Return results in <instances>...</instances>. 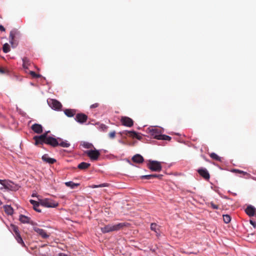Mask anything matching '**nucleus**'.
<instances>
[{
  "instance_id": "obj_1",
  "label": "nucleus",
  "mask_w": 256,
  "mask_h": 256,
  "mask_svg": "<svg viewBox=\"0 0 256 256\" xmlns=\"http://www.w3.org/2000/svg\"><path fill=\"white\" fill-rule=\"evenodd\" d=\"M34 140H35V144L36 146L42 145L44 144H46L52 146L56 147L59 144L58 140L53 137L48 136V132H45L39 136H34Z\"/></svg>"
},
{
  "instance_id": "obj_2",
  "label": "nucleus",
  "mask_w": 256,
  "mask_h": 256,
  "mask_svg": "<svg viewBox=\"0 0 256 256\" xmlns=\"http://www.w3.org/2000/svg\"><path fill=\"white\" fill-rule=\"evenodd\" d=\"M128 224L125 222L118 223L116 224H108L100 228L102 233H108L112 232L118 231L122 230L124 228L128 226Z\"/></svg>"
},
{
  "instance_id": "obj_3",
  "label": "nucleus",
  "mask_w": 256,
  "mask_h": 256,
  "mask_svg": "<svg viewBox=\"0 0 256 256\" xmlns=\"http://www.w3.org/2000/svg\"><path fill=\"white\" fill-rule=\"evenodd\" d=\"M148 167L152 171L154 172H160L162 168L160 162L155 160H149Z\"/></svg>"
},
{
  "instance_id": "obj_4",
  "label": "nucleus",
  "mask_w": 256,
  "mask_h": 256,
  "mask_svg": "<svg viewBox=\"0 0 256 256\" xmlns=\"http://www.w3.org/2000/svg\"><path fill=\"white\" fill-rule=\"evenodd\" d=\"M20 32L16 28L12 30L10 34V42L12 47H15L17 44L16 42L15 38L20 36Z\"/></svg>"
},
{
  "instance_id": "obj_5",
  "label": "nucleus",
  "mask_w": 256,
  "mask_h": 256,
  "mask_svg": "<svg viewBox=\"0 0 256 256\" xmlns=\"http://www.w3.org/2000/svg\"><path fill=\"white\" fill-rule=\"evenodd\" d=\"M40 204L42 206L47 208H54L58 206V203L48 198L40 200Z\"/></svg>"
},
{
  "instance_id": "obj_6",
  "label": "nucleus",
  "mask_w": 256,
  "mask_h": 256,
  "mask_svg": "<svg viewBox=\"0 0 256 256\" xmlns=\"http://www.w3.org/2000/svg\"><path fill=\"white\" fill-rule=\"evenodd\" d=\"M84 154L92 160H98L100 154L99 151L96 149L94 150H86L84 152Z\"/></svg>"
},
{
  "instance_id": "obj_7",
  "label": "nucleus",
  "mask_w": 256,
  "mask_h": 256,
  "mask_svg": "<svg viewBox=\"0 0 256 256\" xmlns=\"http://www.w3.org/2000/svg\"><path fill=\"white\" fill-rule=\"evenodd\" d=\"M48 103L50 106L54 110H59L62 106V104L58 100L54 99L48 100Z\"/></svg>"
},
{
  "instance_id": "obj_8",
  "label": "nucleus",
  "mask_w": 256,
  "mask_h": 256,
  "mask_svg": "<svg viewBox=\"0 0 256 256\" xmlns=\"http://www.w3.org/2000/svg\"><path fill=\"white\" fill-rule=\"evenodd\" d=\"M120 122L122 124L128 127H132L134 125L133 120L128 116H122Z\"/></svg>"
},
{
  "instance_id": "obj_9",
  "label": "nucleus",
  "mask_w": 256,
  "mask_h": 256,
  "mask_svg": "<svg viewBox=\"0 0 256 256\" xmlns=\"http://www.w3.org/2000/svg\"><path fill=\"white\" fill-rule=\"evenodd\" d=\"M120 134L122 135L125 134L133 138H136L139 140H141L142 138L141 136H140L138 134L134 131L124 130L122 132H120Z\"/></svg>"
},
{
  "instance_id": "obj_10",
  "label": "nucleus",
  "mask_w": 256,
  "mask_h": 256,
  "mask_svg": "<svg viewBox=\"0 0 256 256\" xmlns=\"http://www.w3.org/2000/svg\"><path fill=\"white\" fill-rule=\"evenodd\" d=\"M199 174L206 180H208L210 178V174L206 168H201L197 170Z\"/></svg>"
},
{
  "instance_id": "obj_11",
  "label": "nucleus",
  "mask_w": 256,
  "mask_h": 256,
  "mask_svg": "<svg viewBox=\"0 0 256 256\" xmlns=\"http://www.w3.org/2000/svg\"><path fill=\"white\" fill-rule=\"evenodd\" d=\"M87 120L88 116L83 113L78 114L75 117V120L80 124L86 122Z\"/></svg>"
},
{
  "instance_id": "obj_12",
  "label": "nucleus",
  "mask_w": 256,
  "mask_h": 256,
  "mask_svg": "<svg viewBox=\"0 0 256 256\" xmlns=\"http://www.w3.org/2000/svg\"><path fill=\"white\" fill-rule=\"evenodd\" d=\"M32 130L36 134H41L42 132V126L41 124H34L31 126Z\"/></svg>"
},
{
  "instance_id": "obj_13",
  "label": "nucleus",
  "mask_w": 256,
  "mask_h": 256,
  "mask_svg": "<svg viewBox=\"0 0 256 256\" xmlns=\"http://www.w3.org/2000/svg\"><path fill=\"white\" fill-rule=\"evenodd\" d=\"M34 230L38 233L39 235H40L43 238H46L49 236V235L46 232L41 228H34Z\"/></svg>"
},
{
  "instance_id": "obj_14",
  "label": "nucleus",
  "mask_w": 256,
  "mask_h": 256,
  "mask_svg": "<svg viewBox=\"0 0 256 256\" xmlns=\"http://www.w3.org/2000/svg\"><path fill=\"white\" fill-rule=\"evenodd\" d=\"M245 212L246 214L250 216H253L256 214V208L251 206H248L245 210Z\"/></svg>"
},
{
  "instance_id": "obj_15",
  "label": "nucleus",
  "mask_w": 256,
  "mask_h": 256,
  "mask_svg": "<svg viewBox=\"0 0 256 256\" xmlns=\"http://www.w3.org/2000/svg\"><path fill=\"white\" fill-rule=\"evenodd\" d=\"M42 160L44 162L50 164H52L56 162L55 159L50 158L47 154H45L42 156Z\"/></svg>"
},
{
  "instance_id": "obj_16",
  "label": "nucleus",
  "mask_w": 256,
  "mask_h": 256,
  "mask_svg": "<svg viewBox=\"0 0 256 256\" xmlns=\"http://www.w3.org/2000/svg\"><path fill=\"white\" fill-rule=\"evenodd\" d=\"M132 160L134 162L140 164L144 162V158L141 155L136 154L132 157Z\"/></svg>"
},
{
  "instance_id": "obj_17",
  "label": "nucleus",
  "mask_w": 256,
  "mask_h": 256,
  "mask_svg": "<svg viewBox=\"0 0 256 256\" xmlns=\"http://www.w3.org/2000/svg\"><path fill=\"white\" fill-rule=\"evenodd\" d=\"M3 188L8 190H14L12 184L10 182L6 181L5 183H4L3 187L0 188V189L2 190Z\"/></svg>"
},
{
  "instance_id": "obj_18",
  "label": "nucleus",
  "mask_w": 256,
  "mask_h": 256,
  "mask_svg": "<svg viewBox=\"0 0 256 256\" xmlns=\"http://www.w3.org/2000/svg\"><path fill=\"white\" fill-rule=\"evenodd\" d=\"M30 202L31 204H32L33 206V208H34V209L38 212H41V210L38 208V206H40V202H38L34 200H30Z\"/></svg>"
},
{
  "instance_id": "obj_19",
  "label": "nucleus",
  "mask_w": 256,
  "mask_h": 256,
  "mask_svg": "<svg viewBox=\"0 0 256 256\" xmlns=\"http://www.w3.org/2000/svg\"><path fill=\"white\" fill-rule=\"evenodd\" d=\"M76 114V110L74 109H65V115L68 117H72Z\"/></svg>"
},
{
  "instance_id": "obj_20",
  "label": "nucleus",
  "mask_w": 256,
  "mask_h": 256,
  "mask_svg": "<svg viewBox=\"0 0 256 256\" xmlns=\"http://www.w3.org/2000/svg\"><path fill=\"white\" fill-rule=\"evenodd\" d=\"M65 186L68 187H70L72 189H74L77 188L79 186L80 184L78 183H74L73 182H65Z\"/></svg>"
},
{
  "instance_id": "obj_21",
  "label": "nucleus",
  "mask_w": 256,
  "mask_h": 256,
  "mask_svg": "<svg viewBox=\"0 0 256 256\" xmlns=\"http://www.w3.org/2000/svg\"><path fill=\"white\" fill-rule=\"evenodd\" d=\"M158 227L159 226L156 223H152L150 224V230L152 231H154L156 232V235L157 236L160 235V232H159L160 230H159Z\"/></svg>"
},
{
  "instance_id": "obj_22",
  "label": "nucleus",
  "mask_w": 256,
  "mask_h": 256,
  "mask_svg": "<svg viewBox=\"0 0 256 256\" xmlns=\"http://www.w3.org/2000/svg\"><path fill=\"white\" fill-rule=\"evenodd\" d=\"M19 220L24 224L30 223V218L22 214L20 216Z\"/></svg>"
},
{
  "instance_id": "obj_23",
  "label": "nucleus",
  "mask_w": 256,
  "mask_h": 256,
  "mask_svg": "<svg viewBox=\"0 0 256 256\" xmlns=\"http://www.w3.org/2000/svg\"><path fill=\"white\" fill-rule=\"evenodd\" d=\"M90 166V164L89 163L82 162L78 164V168L80 170H86Z\"/></svg>"
},
{
  "instance_id": "obj_24",
  "label": "nucleus",
  "mask_w": 256,
  "mask_h": 256,
  "mask_svg": "<svg viewBox=\"0 0 256 256\" xmlns=\"http://www.w3.org/2000/svg\"><path fill=\"white\" fill-rule=\"evenodd\" d=\"M22 62H23L22 66H23L24 68H28V66L30 64V60L26 57H24L22 58Z\"/></svg>"
},
{
  "instance_id": "obj_25",
  "label": "nucleus",
  "mask_w": 256,
  "mask_h": 256,
  "mask_svg": "<svg viewBox=\"0 0 256 256\" xmlns=\"http://www.w3.org/2000/svg\"><path fill=\"white\" fill-rule=\"evenodd\" d=\"M80 146L85 148H94V146L92 144L86 142H82L80 143Z\"/></svg>"
},
{
  "instance_id": "obj_26",
  "label": "nucleus",
  "mask_w": 256,
  "mask_h": 256,
  "mask_svg": "<svg viewBox=\"0 0 256 256\" xmlns=\"http://www.w3.org/2000/svg\"><path fill=\"white\" fill-rule=\"evenodd\" d=\"M4 210L6 214L12 215L13 214L14 210L12 207L10 206H4Z\"/></svg>"
},
{
  "instance_id": "obj_27",
  "label": "nucleus",
  "mask_w": 256,
  "mask_h": 256,
  "mask_svg": "<svg viewBox=\"0 0 256 256\" xmlns=\"http://www.w3.org/2000/svg\"><path fill=\"white\" fill-rule=\"evenodd\" d=\"M232 172H235V173H238L242 174L244 176H250V174L248 173L247 172H244L242 170H238V169H232L231 170Z\"/></svg>"
},
{
  "instance_id": "obj_28",
  "label": "nucleus",
  "mask_w": 256,
  "mask_h": 256,
  "mask_svg": "<svg viewBox=\"0 0 256 256\" xmlns=\"http://www.w3.org/2000/svg\"><path fill=\"white\" fill-rule=\"evenodd\" d=\"M150 132L153 138L156 139H157L156 137L158 136H160V134L158 133V130L156 128H152L150 130Z\"/></svg>"
},
{
  "instance_id": "obj_29",
  "label": "nucleus",
  "mask_w": 256,
  "mask_h": 256,
  "mask_svg": "<svg viewBox=\"0 0 256 256\" xmlns=\"http://www.w3.org/2000/svg\"><path fill=\"white\" fill-rule=\"evenodd\" d=\"M157 140H171V138L165 134H160V136H158L157 137Z\"/></svg>"
},
{
  "instance_id": "obj_30",
  "label": "nucleus",
  "mask_w": 256,
  "mask_h": 256,
  "mask_svg": "<svg viewBox=\"0 0 256 256\" xmlns=\"http://www.w3.org/2000/svg\"><path fill=\"white\" fill-rule=\"evenodd\" d=\"M16 239V240L18 243L22 245L23 246H25V244L20 235V234H18V235H16L15 236Z\"/></svg>"
},
{
  "instance_id": "obj_31",
  "label": "nucleus",
  "mask_w": 256,
  "mask_h": 256,
  "mask_svg": "<svg viewBox=\"0 0 256 256\" xmlns=\"http://www.w3.org/2000/svg\"><path fill=\"white\" fill-rule=\"evenodd\" d=\"M10 230L15 233L16 236L20 234L18 228L14 224H10Z\"/></svg>"
},
{
  "instance_id": "obj_32",
  "label": "nucleus",
  "mask_w": 256,
  "mask_h": 256,
  "mask_svg": "<svg viewBox=\"0 0 256 256\" xmlns=\"http://www.w3.org/2000/svg\"><path fill=\"white\" fill-rule=\"evenodd\" d=\"M210 158H212L213 160H214L216 161H218V162H221L222 161V160H221V158L218 155H217L216 154L214 153V152H212V153H211L210 154Z\"/></svg>"
},
{
  "instance_id": "obj_33",
  "label": "nucleus",
  "mask_w": 256,
  "mask_h": 256,
  "mask_svg": "<svg viewBox=\"0 0 256 256\" xmlns=\"http://www.w3.org/2000/svg\"><path fill=\"white\" fill-rule=\"evenodd\" d=\"M2 50L4 53H7L10 51V46L8 43H6L4 44Z\"/></svg>"
},
{
  "instance_id": "obj_34",
  "label": "nucleus",
  "mask_w": 256,
  "mask_h": 256,
  "mask_svg": "<svg viewBox=\"0 0 256 256\" xmlns=\"http://www.w3.org/2000/svg\"><path fill=\"white\" fill-rule=\"evenodd\" d=\"M223 220L225 223L228 224L230 222L231 218L228 214H225L223 216Z\"/></svg>"
},
{
  "instance_id": "obj_35",
  "label": "nucleus",
  "mask_w": 256,
  "mask_h": 256,
  "mask_svg": "<svg viewBox=\"0 0 256 256\" xmlns=\"http://www.w3.org/2000/svg\"><path fill=\"white\" fill-rule=\"evenodd\" d=\"M30 74L33 78H38L41 76L40 74H36L33 71H30Z\"/></svg>"
},
{
  "instance_id": "obj_36",
  "label": "nucleus",
  "mask_w": 256,
  "mask_h": 256,
  "mask_svg": "<svg viewBox=\"0 0 256 256\" xmlns=\"http://www.w3.org/2000/svg\"><path fill=\"white\" fill-rule=\"evenodd\" d=\"M142 179L150 180L152 178V174L144 175L141 176Z\"/></svg>"
},
{
  "instance_id": "obj_37",
  "label": "nucleus",
  "mask_w": 256,
  "mask_h": 256,
  "mask_svg": "<svg viewBox=\"0 0 256 256\" xmlns=\"http://www.w3.org/2000/svg\"><path fill=\"white\" fill-rule=\"evenodd\" d=\"M108 184L106 183H104L102 184H100V185H94L92 186L93 188H102V187H105L108 186Z\"/></svg>"
},
{
  "instance_id": "obj_38",
  "label": "nucleus",
  "mask_w": 256,
  "mask_h": 256,
  "mask_svg": "<svg viewBox=\"0 0 256 256\" xmlns=\"http://www.w3.org/2000/svg\"><path fill=\"white\" fill-rule=\"evenodd\" d=\"M116 132L112 131L108 134V136L110 138L113 139L116 137Z\"/></svg>"
},
{
  "instance_id": "obj_39",
  "label": "nucleus",
  "mask_w": 256,
  "mask_h": 256,
  "mask_svg": "<svg viewBox=\"0 0 256 256\" xmlns=\"http://www.w3.org/2000/svg\"><path fill=\"white\" fill-rule=\"evenodd\" d=\"M162 174H152V178H158L160 180L162 179Z\"/></svg>"
},
{
  "instance_id": "obj_40",
  "label": "nucleus",
  "mask_w": 256,
  "mask_h": 256,
  "mask_svg": "<svg viewBox=\"0 0 256 256\" xmlns=\"http://www.w3.org/2000/svg\"><path fill=\"white\" fill-rule=\"evenodd\" d=\"M210 206L214 209L217 210L218 208V206L214 204L213 202L210 203Z\"/></svg>"
},
{
  "instance_id": "obj_41",
  "label": "nucleus",
  "mask_w": 256,
  "mask_h": 256,
  "mask_svg": "<svg viewBox=\"0 0 256 256\" xmlns=\"http://www.w3.org/2000/svg\"><path fill=\"white\" fill-rule=\"evenodd\" d=\"M98 106H99L98 103H95L94 104H92L90 106V108H98Z\"/></svg>"
},
{
  "instance_id": "obj_42",
  "label": "nucleus",
  "mask_w": 256,
  "mask_h": 256,
  "mask_svg": "<svg viewBox=\"0 0 256 256\" xmlns=\"http://www.w3.org/2000/svg\"><path fill=\"white\" fill-rule=\"evenodd\" d=\"M250 224L254 227H256V222L252 220H250Z\"/></svg>"
},
{
  "instance_id": "obj_43",
  "label": "nucleus",
  "mask_w": 256,
  "mask_h": 256,
  "mask_svg": "<svg viewBox=\"0 0 256 256\" xmlns=\"http://www.w3.org/2000/svg\"><path fill=\"white\" fill-rule=\"evenodd\" d=\"M0 30L2 32L5 31V28L2 25H0Z\"/></svg>"
},
{
  "instance_id": "obj_44",
  "label": "nucleus",
  "mask_w": 256,
  "mask_h": 256,
  "mask_svg": "<svg viewBox=\"0 0 256 256\" xmlns=\"http://www.w3.org/2000/svg\"><path fill=\"white\" fill-rule=\"evenodd\" d=\"M70 146V144L67 142L65 141V148H68V146Z\"/></svg>"
},
{
  "instance_id": "obj_45",
  "label": "nucleus",
  "mask_w": 256,
  "mask_h": 256,
  "mask_svg": "<svg viewBox=\"0 0 256 256\" xmlns=\"http://www.w3.org/2000/svg\"><path fill=\"white\" fill-rule=\"evenodd\" d=\"M6 180H0V184L3 186L4 183H5Z\"/></svg>"
},
{
  "instance_id": "obj_46",
  "label": "nucleus",
  "mask_w": 256,
  "mask_h": 256,
  "mask_svg": "<svg viewBox=\"0 0 256 256\" xmlns=\"http://www.w3.org/2000/svg\"><path fill=\"white\" fill-rule=\"evenodd\" d=\"M4 69H3V68H0V72H1V73H2V74H3V73H4Z\"/></svg>"
},
{
  "instance_id": "obj_47",
  "label": "nucleus",
  "mask_w": 256,
  "mask_h": 256,
  "mask_svg": "<svg viewBox=\"0 0 256 256\" xmlns=\"http://www.w3.org/2000/svg\"><path fill=\"white\" fill-rule=\"evenodd\" d=\"M60 145L61 146H64V142H61L60 144Z\"/></svg>"
},
{
  "instance_id": "obj_48",
  "label": "nucleus",
  "mask_w": 256,
  "mask_h": 256,
  "mask_svg": "<svg viewBox=\"0 0 256 256\" xmlns=\"http://www.w3.org/2000/svg\"><path fill=\"white\" fill-rule=\"evenodd\" d=\"M104 128V129H106L107 128V126L104 124L102 125V128Z\"/></svg>"
},
{
  "instance_id": "obj_49",
  "label": "nucleus",
  "mask_w": 256,
  "mask_h": 256,
  "mask_svg": "<svg viewBox=\"0 0 256 256\" xmlns=\"http://www.w3.org/2000/svg\"><path fill=\"white\" fill-rule=\"evenodd\" d=\"M32 197L36 196V194H32Z\"/></svg>"
},
{
  "instance_id": "obj_50",
  "label": "nucleus",
  "mask_w": 256,
  "mask_h": 256,
  "mask_svg": "<svg viewBox=\"0 0 256 256\" xmlns=\"http://www.w3.org/2000/svg\"><path fill=\"white\" fill-rule=\"evenodd\" d=\"M58 256H64V254L60 253V254H59Z\"/></svg>"
},
{
  "instance_id": "obj_51",
  "label": "nucleus",
  "mask_w": 256,
  "mask_h": 256,
  "mask_svg": "<svg viewBox=\"0 0 256 256\" xmlns=\"http://www.w3.org/2000/svg\"><path fill=\"white\" fill-rule=\"evenodd\" d=\"M2 204V202H1V200H0V205Z\"/></svg>"
},
{
  "instance_id": "obj_52",
  "label": "nucleus",
  "mask_w": 256,
  "mask_h": 256,
  "mask_svg": "<svg viewBox=\"0 0 256 256\" xmlns=\"http://www.w3.org/2000/svg\"><path fill=\"white\" fill-rule=\"evenodd\" d=\"M74 149V146H72V150H73Z\"/></svg>"
}]
</instances>
